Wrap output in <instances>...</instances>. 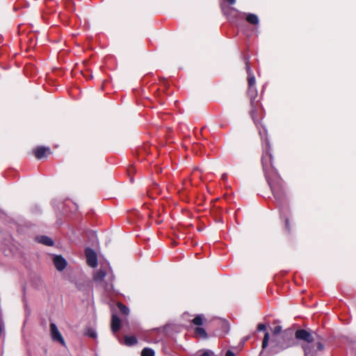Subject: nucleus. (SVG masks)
Returning a JSON list of instances; mask_svg holds the SVG:
<instances>
[{
  "mask_svg": "<svg viewBox=\"0 0 356 356\" xmlns=\"http://www.w3.org/2000/svg\"><path fill=\"white\" fill-rule=\"evenodd\" d=\"M230 5H233L235 3L236 0H226Z\"/></svg>",
  "mask_w": 356,
  "mask_h": 356,
  "instance_id": "28",
  "label": "nucleus"
},
{
  "mask_svg": "<svg viewBox=\"0 0 356 356\" xmlns=\"http://www.w3.org/2000/svg\"><path fill=\"white\" fill-rule=\"evenodd\" d=\"M281 217L282 218H284V216L283 214L281 213ZM285 218V227H286V229L290 232L291 231V229H290V226H289V219L287 218V217H284Z\"/></svg>",
  "mask_w": 356,
  "mask_h": 356,
  "instance_id": "22",
  "label": "nucleus"
},
{
  "mask_svg": "<svg viewBox=\"0 0 356 356\" xmlns=\"http://www.w3.org/2000/svg\"><path fill=\"white\" fill-rule=\"evenodd\" d=\"M118 308H119L120 311L123 314L127 315L129 313V309L127 306L123 305L122 303H120V302L118 303Z\"/></svg>",
  "mask_w": 356,
  "mask_h": 356,
  "instance_id": "20",
  "label": "nucleus"
},
{
  "mask_svg": "<svg viewBox=\"0 0 356 356\" xmlns=\"http://www.w3.org/2000/svg\"><path fill=\"white\" fill-rule=\"evenodd\" d=\"M4 335V325L3 323L0 321V337Z\"/></svg>",
  "mask_w": 356,
  "mask_h": 356,
  "instance_id": "24",
  "label": "nucleus"
},
{
  "mask_svg": "<svg viewBox=\"0 0 356 356\" xmlns=\"http://www.w3.org/2000/svg\"><path fill=\"white\" fill-rule=\"evenodd\" d=\"M246 20L248 23L251 24L257 25L259 24V18L257 15L252 13H248L246 16Z\"/></svg>",
  "mask_w": 356,
  "mask_h": 356,
  "instance_id": "14",
  "label": "nucleus"
},
{
  "mask_svg": "<svg viewBox=\"0 0 356 356\" xmlns=\"http://www.w3.org/2000/svg\"><path fill=\"white\" fill-rule=\"evenodd\" d=\"M141 356H155V352L152 348H144L142 350Z\"/></svg>",
  "mask_w": 356,
  "mask_h": 356,
  "instance_id": "17",
  "label": "nucleus"
},
{
  "mask_svg": "<svg viewBox=\"0 0 356 356\" xmlns=\"http://www.w3.org/2000/svg\"><path fill=\"white\" fill-rule=\"evenodd\" d=\"M259 133L262 140H264V153L261 156V163L265 177L275 198L278 201H282L285 196L284 186L282 179L273 166V155L270 153V143L266 137L267 131L265 127H263L259 129Z\"/></svg>",
  "mask_w": 356,
  "mask_h": 356,
  "instance_id": "1",
  "label": "nucleus"
},
{
  "mask_svg": "<svg viewBox=\"0 0 356 356\" xmlns=\"http://www.w3.org/2000/svg\"><path fill=\"white\" fill-rule=\"evenodd\" d=\"M270 335L268 332H266L263 339L262 341V350L261 351L259 356H263L264 354V350L268 346V341H269Z\"/></svg>",
  "mask_w": 356,
  "mask_h": 356,
  "instance_id": "15",
  "label": "nucleus"
},
{
  "mask_svg": "<svg viewBox=\"0 0 356 356\" xmlns=\"http://www.w3.org/2000/svg\"><path fill=\"white\" fill-rule=\"evenodd\" d=\"M282 328L280 325H277L274 327L273 330V337L272 338H276L278 336H280L283 331H282Z\"/></svg>",
  "mask_w": 356,
  "mask_h": 356,
  "instance_id": "18",
  "label": "nucleus"
},
{
  "mask_svg": "<svg viewBox=\"0 0 356 356\" xmlns=\"http://www.w3.org/2000/svg\"><path fill=\"white\" fill-rule=\"evenodd\" d=\"M114 278L113 271L107 264L104 267L102 266L93 275L94 281L100 284L106 291H113Z\"/></svg>",
  "mask_w": 356,
  "mask_h": 356,
  "instance_id": "4",
  "label": "nucleus"
},
{
  "mask_svg": "<svg viewBox=\"0 0 356 356\" xmlns=\"http://www.w3.org/2000/svg\"><path fill=\"white\" fill-rule=\"evenodd\" d=\"M51 336L53 341L59 342L63 346H65V340L59 332L56 325L54 323L50 324Z\"/></svg>",
  "mask_w": 356,
  "mask_h": 356,
  "instance_id": "5",
  "label": "nucleus"
},
{
  "mask_svg": "<svg viewBox=\"0 0 356 356\" xmlns=\"http://www.w3.org/2000/svg\"><path fill=\"white\" fill-rule=\"evenodd\" d=\"M85 252L88 266L92 268L96 267L97 266V257L96 252L90 248H86Z\"/></svg>",
  "mask_w": 356,
  "mask_h": 356,
  "instance_id": "6",
  "label": "nucleus"
},
{
  "mask_svg": "<svg viewBox=\"0 0 356 356\" xmlns=\"http://www.w3.org/2000/svg\"><path fill=\"white\" fill-rule=\"evenodd\" d=\"M195 332L197 336H199L202 339H206L207 337V334L205 330L202 327H196Z\"/></svg>",
  "mask_w": 356,
  "mask_h": 356,
  "instance_id": "16",
  "label": "nucleus"
},
{
  "mask_svg": "<svg viewBox=\"0 0 356 356\" xmlns=\"http://www.w3.org/2000/svg\"><path fill=\"white\" fill-rule=\"evenodd\" d=\"M293 330L288 328L284 330L282 334L276 338H272L270 352L276 355L280 352L297 345L296 336Z\"/></svg>",
  "mask_w": 356,
  "mask_h": 356,
  "instance_id": "3",
  "label": "nucleus"
},
{
  "mask_svg": "<svg viewBox=\"0 0 356 356\" xmlns=\"http://www.w3.org/2000/svg\"><path fill=\"white\" fill-rule=\"evenodd\" d=\"M245 64H246L247 72H248V81L249 87L254 86V85H255V78H254V76L253 75V74L252 72L250 66L248 64V61H246Z\"/></svg>",
  "mask_w": 356,
  "mask_h": 356,
  "instance_id": "11",
  "label": "nucleus"
},
{
  "mask_svg": "<svg viewBox=\"0 0 356 356\" xmlns=\"http://www.w3.org/2000/svg\"><path fill=\"white\" fill-rule=\"evenodd\" d=\"M35 240L40 243H42V244H44L45 245H47V246H52L54 245V241L53 240L49 238V236H37L35 238Z\"/></svg>",
  "mask_w": 356,
  "mask_h": 356,
  "instance_id": "9",
  "label": "nucleus"
},
{
  "mask_svg": "<svg viewBox=\"0 0 356 356\" xmlns=\"http://www.w3.org/2000/svg\"><path fill=\"white\" fill-rule=\"evenodd\" d=\"M200 356H210V353L209 351H205L202 353Z\"/></svg>",
  "mask_w": 356,
  "mask_h": 356,
  "instance_id": "27",
  "label": "nucleus"
},
{
  "mask_svg": "<svg viewBox=\"0 0 356 356\" xmlns=\"http://www.w3.org/2000/svg\"><path fill=\"white\" fill-rule=\"evenodd\" d=\"M138 343V340L135 336H125L124 343L126 346H132Z\"/></svg>",
  "mask_w": 356,
  "mask_h": 356,
  "instance_id": "13",
  "label": "nucleus"
},
{
  "mask_svg": "<svg viewBox=\"0 0 356 356\" xmlns=\"http://www.w3.org/2000/svg\"><path fill=\"white\" fill-rule=\"evenodd\" d=\"M54 264L56 269L59 271L64 270L67 266L66 260L60 255H56L54 257Z\"/></svg>",
  "mask_w": 356,
  "mask_h": 356,
  "instance_id": "7",
  "label": "nucleus"
},
{
  "mask_svg": "<svg viewBox=\"0 0 356 356\" xmlns=\"http://www.w3.org/2000/svg\"><path fill=\"white\" fill-rule=\"evenodd\" d=\"M248 95L250 98L251 105L252 106H254V99L257 97V90L255 86L249 87Z\"/></svg>",
  "mask_w": 356,
  "mask_h": 356,
  "instance_id": "12",
  "label": "nucleus"
},
{
  "mask_svg": "<svg viewBox=\"0 0 356 356\" xmlns=\"http://www.w3.org/2000/svg\"><path fill=\"white\" fill-rule=\"evenodd\" d=\"M225 356H235V354L232 350H227Z\"/></svg>",
  "mask_w": 356,
  "mask_h": 356,
  "instance_id": "26",
  "label": "nucleus"
},
{
  "mask_svg": "<svg viewBox=\"0 0 356 356\" xmlns=\"http://www.w3.org/2000/svg\"><path fill=\"white\" fill-rule=\"evenodd\" d=\"M266 328V325L263 324V323H259L258 325H257V331H264Z\"/></svg>",
  "mask_w": 356,
  "mask_h": 356,
  "instance_id": "23",
  "label": "nucleus"
},
{
  "mask_svg": "<svg viewBox=\"0 0 356 356\" xmlns=\"http://www.w3.org/2000/svg\"><path fill=\"white\" fill-rule=\"evenodd\" d=\"M314 335L315 337L304 329L296 331V338L306 342L302 345L305 356H317L318 351L324 350V344L322 343L323 338L316 333H314Z\"/></svg>",
  "mask_w": 356,
  "mask_h": 356,
  "instance_id": "2",
  "label": "nucleus"
},
{
  "mask_svg": "<svg viewBox=\"0 0 356 356\" xmlns=\"http://www.w3.org/2000/svg\"><path fill=\"white\" fill-rule=\"evenodd\" d=\"M252 110L250 111V114L252 115V119L254 120V119H255V113H256L255 110H254L255 106L254 105V106H252Z\"/></svg>",
  "mask_w": 356,
  "mask_h": 356,
  "instance_id": "25",
  "label": "nucleus"
},
{
  "mask_svg": "<svg viewBox=\"0 0 356 356\" xmlns=\"http://www.w3.org/2000/svg\"><path fill=\"white\" fill-rule=\"evenodd\" d=\"M85 334L86 336L93 339H95L97 337L96 331L94 329L90 327L86 330Z\"/></svg>",
  "mask_w": 356,
  "mask_h": 356,
  "instance_id": "19",
  "label": "nucleus"
},
{
  "mask_svg": "<svg viewBox=\"0 0 356 356\" xmlns=\"http://www.w3.org/2000/svg\"><path fill=\"white\" fill-rule=\"evenodd\" d=\"M121 321L118 316L115 314L112 316L111 329L113 332H118L120 328Z\"/></svg>",
  "mask_w": 356,
  "mask_h": 356,
  "instance_id": "10",
  "label": "nucleus"
},
{
  "mask_svg": "<svg viewBox=\"0 0 356 356\" xmlns=\"http://www.w3.org/2000/svg\"><path fill=\"white\" fill-rule=\"evenodd\" d=\"M47 152L50 153V149L49 147H38L34 149V155L38 159L44 157Z\"/></svg>",
  "mask_w": 356,
  "mask_h": 356,
  "instance_id": "8",
  "label": "nucleus"
},
{
  "mask_svg": "<svg viewBox=\"0 0 356 356\" xmlns=\"http://www.w3.org/2000/svg\"><path fill=\"white\" fill-rule=\"evenodd\" d=\"M193 323L196 325H201L203 323V317L202 315H198L192 321Z\"/></svg>",
  "mask_w": 356,
  "mask_h": 356,
  "instance_id": "21",
  "label": "nucleus"
}]
</instances>
